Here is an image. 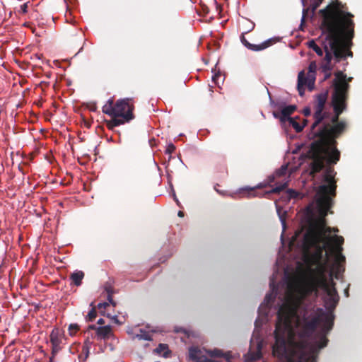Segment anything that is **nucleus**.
<instances>
[{
	"instance_id": "cd10ccee",
	"label": "nucleus",
	"mask_w": 362,
	"mask_h": 362,
	"mask_svg": "<svg viewBox=\"0 0 362 362\" xmlns=\"http://www.w3.org/2000/svg\"><path fill=\"white\" fill-rule=\"evenodd\" d=\"M337 254L335 257V264L337 267V269L339 270L341 264L345 262V257L341 255V252H337Z\"/></svg>"
},
{
	"instance_id": "39448f33",
	"label": "nucleus",
	"mask_w": 362,
	"mask_h": 362,
	"mask_svg": "<svg viewBox=\"0 0 362 362\" xmlns=\"http://www.w3.org/2000/svg\"><path fill=\"white\" fill-rule=\"evenodd\" d=\"M344 8L341 2L336 0L325 8L320 10L322 17L321 29L328 35L332 49L335 50L336 47L341 45V37L349 34V37H354V15Z\"/></svg>"
},
{
	"instance_id": "de8ad7c7",
	"label": "nucleus",
	"mask_w": 362,
	"mask_h": 362,
	"mask_svg": "<svg viewBox=\"0 0 362 362\" xmlns=\"http://www.w3.org/2000/svg\"><path fill=\"white\" fill-rule=\"evenodd\" d=\"M273 115H274V117L275 118H279L280 119V117H281V115H279V113L276 112H273Z\"/></svg>"
},
{
	"instance_id": "412c9836",
	"label": "nucleus",
	"mask_w": 362,
	"mask_h": 362,
	"mask_svg": "<svg viewBox=\"0 0 362 362\" xmlns=\"http://www.w3.org/2000/svg\"><path fill=\"white\" fill-rule=\"evenodd\" d=\"M154 352L164 358H169L171 356V351L167 344H159Z\"/></svg>"
},
{
	"instance_id": "4be33fe9",
	"label": "nucleus",
	"mask_w": 362,
	"mask_h": 362,
	"mask_svg": "<svg viewBox=\"0 0 362 362\" xmlns=\"http://www.w3.org/2000/svg\"><path fill=\"white\" fill-rule=\"evenodd\" d=\"M326 239H328L331 242H332V243L335 246V250H336L337 252H341V251H342L341 245H343L344 241V238L342 236L334 235L332 237H326L325 240Z\"/></svg>"
},
{
	"instance_id": "a18cd8bd",
	"label": "nucleus",
	"mask_w": 362,
	"mask_h": 362,
	"mask_svg": "<svg viewBox=\"0 0 362 362\" xmlns=\"http://www.w3.org/2000/svg\"><path fill=\"white\" fill-rule=\"evenodd\" d=\"M105 323V321L103 318H99L98 321L97 322V324L102 325Z\"/></svg>"
},
{
	"instance_id": "4c0bfd02",
	"label": "nucleus",
	"mask_w": 362,
	"mask_h": 362,
	"mask_svg": "<svg viewBox=\"0 0 362 362\" xmlns=\"http://www.w3.org/2000/svg\"><path fill=\"white\" fill-rule=\"evenodd\" d=\"M323 0H318V2H315L312 4V11L314 13L315 10L317 8V7L320 6V4L322 2Z\"/></svg>"
},
{
	"instance_id": "5701e85b",
	"label": "nucleus",
	"mask_w": 362,
	"mask_h": 362,
	"mask_svg": "<svg viewBox=\"0 0 362 362\" xmlns=\"http://www.w3.org/2000/svg\"><path fill=\"white\" fill-rule=\"evenodd\" d=\"M84 278V273L82 271H76L73 272L70 276V279L72 283L76 286H79L82 284V280Z\"/></svg>"
},
{
	"instance_id": "f3484780",
	"label": "nucleus",
	"mask_w": 362,
	"mask_h": 362,
	"mask_svg": "<svg viewBox=\"0 0 362 362\" xmlns=\"http://www.w3.org/2000/svg\"><path fill=\"white\" fill-rule=\"evenodd\" d=\"M50 342L52 344V355L55 356L56 354L60 351V344L62 342L59 337V330L54 329L50 334Z\"/></svg>"
},
{
	"instance_id": "5fc2aeb1",
	"label": "nucleus",
	"mask_w": 362,
	"mask_h": 362,
	"mask_svg": "<svg viewBox=\"0 0 362 362\" xmlns=\"http://www.w3.org/2000/svg\"><path fill=\"white\" fill-rule=\"evenodd\" d=\"M316 317H329L328 315H325L324 314L323 315H317ZM329 317H334V315H331Z\"/></svg>"
},
{
	"instance_id": "3c124183",
	"label": "nucleus",
	"mask_w": 362,
	"mask_h": 362,
	"mask_svg": "<svg viewBox=\"0 0 362 362\" xmlns=\"http://www.w3.org/2000/svg\"><path fill=\"white\" fill-rule=\"evenodd\" d=\"M177 216H180V217H183L184 216V212L182 211H179L178 213H177Z\"/></svg>"
},
{
	"instance_id": "9b49d317",
	"label": "nucleus",
	"mask_w": 362,
	"mask_h": 362,
	"mask_svg": "<svg viewBox=\"0 0 362 362\" xmlns=\"http://www.w3.org/2000/svg\"><path fill=\"white\" fill-rule=\"evenodd\" d=\"M316 70V62L315 61H313L310 63L308 66V72L307 76H305L304 71H301L299 72L298 76L297 89L300 96H303L304 95V86H307L310 90H312L313 89L315 81Z\"/></svg>"
},
{
	"instance_id": "bb28decb",
	"label": "nucleus",
	"mask_w": 362,
	"mask_h": 362,
	"mask_svg": "<svg viewBox=\"0 0 362 362\" xmlns=\"http://www.w3.org/2000/svg\"><path fill=\"white\" fill-rule=\"evenodd\" d=\"M288 185V182H286L284 183L280 184L279 185H276L275 187H274L271 191L267 192V194L270 193H279L281 191L284 190Z\"/></svg>"
},
{
	"instance_id": "4468645a",
	"label": "nucleus",
	"mask_w": 362,
	"mask_h": 362,
	"mask_svg": "<svg viewBox=\"0 0 362 362\" xmlns=\"http://www.w3.org/2000/svg\"><path fill=\"white\" fill-rule=\"evenodd\" d=\"M327 241L319 242L317 245H310L308 242L304 240V245L307 248L314 247L315 252L310 256V262L313 263H319L323 261V253L326 249Z\"/></svg>"
},
{
	"instance_id": "a878e982",
	"label": "nucleus",
	"mask_w": 362,
	"mask_h": 362,
	"mask_svg": "<svg viewBox=\"0 0 362 362\" xmlns=\"http://www.w3.org/2000/svg\"><path fill=\"white\" fill-rule=\"evenodd\" d=\"M289 122V124L293 127V128L295 129V131L297 133L301 132L304 128L305 124L303 125H300L296 119L295 118H288V120Z\"/></svg>"
},
{
	"instance_id": "2f4dec72",
	"label": "nucleus",
	"mask_w": 362,
	"mask_h": 362,
	"mask_svg": "<svg viewBox=\"0 0 362 362\" xmlns=\"http://www.w3.org/2000/svg\"><path fill=\"white\" fill-rule=\"evenodd\" d=\"M79 329V326L77 324H71L69 327V332L70 335H74Z\"/></svg>"
},
{
	"instance_id": "72a5a7b5",
	"label": "nucleus",
	"mask_w": 362,
	"mask_h": 362,
	"mask_svg": "<svg viewBox=\"0 0 362 362\" xmlns=\"http://www.w3.org/2000/svg\"><path fill=\"white\" fill-rule=\"evenodd\" d=\"M175 146L173 144H170L168 145V146L166 148L165 153L171 155L175 151Z\"/></svg>"
},
{
	"instance_id": "37998d69",
	"label": "nucleus",
	"mask_w": 362,
	"mask_h": 362,
	"mask_svg": "<svg viewBox=\"0 0 362 362\" xmlns=\"http://www.w3.org/2000/svg\"><path fill=\"white\" fill-rule=\"evenodd\" d=\"M220 76H220L219 74H215V75L213 76L212 79H213V81H214L216 83H218L217 80H218V78Z\"/></svg>"
},
{
	"instance_id": "13d9d810",
	"label": "nucleus",
	"mask_w": 362,
	"mask_h": 362,
	"mask_svg": "<svg viewBox=\"0 0 362 362\" xmlns=\"http://www.w3.org/2000/svg\"><path fill=\"white\" fill-rule=\"evenodd\" d=\"M106 317H117V316H116V315H113V316H112L110 314H107V315H106Z\"/></svg>"
},
{
	"instance_id": "f257e3e1",
	"label": "nucleus",
	"mask_w": 362,
	"mask_h": 362,
	"mask_svg": "<svg viewBox=\"0 0 362 362\" xmlns=\"http://www.w3.org/2000/svg\"><path fill=\"white\" fill-rule=\"evenodd\" d=\"M277 318L274 354L287 362H315V352L327 345L334 318Z\"/></svg>"
},
{
	"instance_id": "09e8293b",
	"label": "nucleus",
	"mask_w": 362,
	"mask_h": 362,
	"mask_svg": "<svg viewBox=\"0 0 362 362\" xmlns=\"http://www.w3.org/2000/svg\"><path fill=\"white\" fill-rule=\"evenodd\" d=\"M83 351H85V353L86 354V357H88V354H89V350H88V347H83Z\"/></svg>"
},
{
	"instance_id": "a19ab883",
	"label": "nucleus",
	"mask_w": 362,
	"mask_h": 362,
	"mask_svg": "<svg viewBox=\"0 0 362 362\" xmlns=\"http://www.w3.org/2000/svg\"><path fill=\"white\" fill-rule=\"evenodd\" d=\"M310 109L309 107H305L304 108L303 111V113L304 114L305 116L308 117L310 115Z\"/></svg>"
},
{
	"instance_id": "1a4fd4ad",
	"label": "nucleus",
	"mask_w": 362,
	"mask_h": 362,
	"mask_svg": "<svg viewBox=\"0 0 362 362\" xmlns=\"http://www.w3.org/2000/svg\"><path fill=\"white\" fill-rule=\"evenodd\" d=\"M334 285L335 284L332 280H331L330 282L325 281V286H321V284L317 285L316 291H313L310 295H314L315 297H317L318 296L319 289L322 290L325 295L324 297L325 306L329 311H332L336 307L339 300Z\"/></svg>"
},
{
	"instance_id": "b1692460",
	"label": "nucleus",
	"mask_w": 362,
	"mask_h": 362,
	"mask_svg": "<svg viewBox=\"0 0 362 362\" xmlns=\"http://www.w3.org/2000/svg\"><path fill=\"white\" fill-rule=\"evenodd\" d=\"M207 353L211 357H223L226 362H230V354L228 353L223 354V351L220 349H215L214 350L207 351Z\"/></svg>"
},
{
	"instance_id": "603ef678",
	"label": "nucleus",
	"mask_w": 362,
	"mask_h": 362,
	"mask_svg": "<svg viewBox=\"0 0 362 362\" xmlns=\"http://www.w3.org/2000/svg\"><path fill=\"white\" fill-rule=\"evenodd\" d=\"M85 125L89 128L91 126V123L90 122L85 121Z\"/></svg>"
},
{
	"instance_id": "f704fd0d",
	"label": "nucleus",
	"mask_w": 362,
	"mask_h": 362,
	"mask_svg": "<svg viewBox=\"0 0 362 362\" xmlns=\"http://www.w3.org/2000/svg\"><path fill=\"white\" fill-rule=\"evenodd\" d=\"M97 311L95 307H93L88 312L86 317H96L97 316Z\"/></svg>"
},
{
	"instance_id": "0eeeda50",
	"label": "nucleus",
	"mask_w": 362,
	"mask_h": 362,
	"mask_svg": "<svg viewBox=\"0 0 362 362\" xmlns=\"http://www.w3.org/2000/svg\"><path fill=\"white\" fill-rule=\"evenodd\" d=\"M263 339L260 336L252 334L250 340L249 351L245 355V362H256L262 358V349ZM206 351L197 346H192L189 349V358L192 362H218L206 357Z\"/></svg>"
},
{
	"instance_id": "c756f323",
	"label": "nucleus",
	"mask_w": 362,
	"mask_h": 362,
	"mask_svg": "<svg viewBox=\"0 0 362 362\" xmlns=\"http://www.w3.org/2000/svg\"><path fill=\"white\" fill-rule=\"evenodd\" d=\"M343 38H344V44H345V51H344L345 57L344 58H345L346 56L352 57L353 53L351 50L349 49V48H347L346 41L351 40L353 37H349V34H347V35H344V37H343Z\"/></svg>"
},
{
	"instance_id": "e433bc0d",
	"label": "nucleus",
	"mask_w": 362,
	"mask_h": 362,
	"mask_svg": "<svg viewBox=\"0 0 362 362\" xmlns=\"http://www.w3.org/2000/svg\"><path fill=\"white\" fill-rule=\"evenodd\" d=\"M175 332H184L185 334H187L188 337L189 336V331L186 330L185 329L182 328V327H175Z\"/></svg>"
},
{
	"instance_id": "a211bd4d",
	"label": "nucleus",
	"mask_w": 362,
	"mask_h": 362,
	"mask_svg": "<svg viewBox=\"0 0 362 362\" xmlns=\"http://www.w3.org/2000/svg\"><path fill=\"white\" fill-rule=\"evenodd\" d=\"M266 186L264 184H259L256 187H242L238 191V194L240 197H247V198H251L257 197L258 195L256 193L257 189L263 188Z\"/></svg>"
},
{
	"instance_id": "49530a36",
	"label": "nucleus",
	"mask_w": 362,
	"mask_h": 362,
	"mask_svg": "<svg viewBox=\"0 0 362 362\" xmlns=\"http://www.w3.org/2000/svg\"><path fill=\"white\" fill-rule=\"evenodd\" d=\"M263 319H264V318H257V320H255V326H257V325H258L259 323L262 322V320H263Z\"/></svg>"
},
{
	"instance_id": "6e6552de",
	"label": "nucleus",
	"mask_w": 362,
	"mask_h": 362,
	"mask_svg": "<svg viewBox=\"0 0 362 362\" xmlns=\"http://www.w3.org/2000/svg\"><path fill=\"white\" fill-rule=\"evenodd\" d=\"M326 40L327 42H323V49L325 52V56L324 57L323 62L320 66L322 72H328L332 70L333 65L332 64L331 62L333 56L334 57L337 62H339L345 57V44L342 37H341V45H340V46L339 45L336 47V50L332 49L331 45V40L328 37L327 34L326 36Z\"/></svg>"
},
{
	"instance_id": "ea45409f",
	"label": "nucleus",
	"mask_w": 362,
	"mask_h": 362,
	"mask_svg": "<svg viewBox=\"0 0 362 362\" xmlns=\"http://www.w3.org/2000/svg\"><path fill=\"white\" fill-rule=\"evenodd\" d=\"M307 13H308V9H303L300 26H302L303 23L305 22V18Z\"/></svg>"
},
{
	"instance_id": "6e6d98bb",
	"label": "nucleus",
	"mask_w": 362,
	"mask_h": 362,
	"mask_svg": "<svg viewBox=\"0 0 362 362\" xmlns=\"http://www.w3.org/2000/svg\"><path fill=\"white\" fill-rule=\"evenodd\" d=\"M203 10L206 13H209V8L206 6L203 8Z\"/></svg>"
},
{
	"instance_id": "20e7f679",
	"label": "nucleus",
	"mask_w": 362,
	"mask_h": 362,
	"mask_svg": "<svg viewBox=\"0 0 362 362\" xmlns=\"http://www.w3.org/2000/svg\"><path fill=\"white\" fill-rule=\"evenodd\" d=\"M325 255L326 259L324 261L313 264L316 267L310 269L307 276L300 281L288 284L285 300L279 305L276 317H300L297 311L303 300L316 291L317 285L325 286V281H327L325 274L328 262L327 253Z\"/></svg>"
},
{
	"instance_id": "79ce46f5",
	"label": "nucleus",
	"mask_w": 362,
	"mask_h": 362,
	"mask_svg": "<svg viewBox=\"0 0 362 362\" xmlns=\"http://www.w3.org/2000/svg\"><path fill=\"white\" fill-rule=\"evenodd\" d=\"M325 74V78L324 80H327V78H329L331 76V72L330 71H328V72H323Z\"/></svg>"
},
{
	"instance_id": "4d7b16f0",
	"label": "nucleus",
	"mask_w": 362,
	"mask_h": 362,
	"mask_svg": "<svg viewBox=\"0 0 362 362\" xmlns=\"http://www.w3.org/2000/svg\"><path fill=\"white\" fill-rule=\"evenodd\" d=\"M54 358V356H53V355H52V356L49 358V361L53 362Z\"/></svg>"
},
{
	"instance_id": "aec40b11",
	"label": "nucleus",
	"mask_w": 362,
	"mask_h": 362,
	"mask_svg": "<svg viewBox=\"0 0 362 362\" xmlns=\"http://www.w3.org/2000/svg\"><path fill=\"white\" fill-rule=\"evenodd\" d=\"M296 110V105H290L284 107L281 111V117L280 120L282 122H284L288 120V118H291L290 117Z\"/></svg>"
},
{
	"instance_id": "f03ea898",
	"label": "nucleus",
	"mask_w": 362,
	"mask_h": 362,
	"mask_svg": "<svg viewBox=\"0 0 362 362\" xmlns=\"http://www.w3.org/2000/svg\"><path fill=\"white\" fill-rule=\"evenodd\" d=\"M341 90L337 89L335 95H332L331 104L334 110L329 122H322V127L313 133V137L317 138L312 142L308 152L312 159L310 175L315 176L327 166H332L340 159V151L337 149L338 139L346 129L347 124L339 120V116L346 109L347 100L342 99Z\"/></svg>"
},
{
	"instance_id": "423d86ee",
	"label": "nucleus",
	"mask_w": 362,
	"mask_h": 362,
	"mask_svg": "<svg viewBox=\"0 0 362 362\" xmlns=\"http://www.w3.org/2000/svg\"><path fill=\"white\" fill-rule=\"evenodd\" d=\"M133 98H126L114 103L113 99H109L103 106L102 111L112 117L106 121L107 127L113 129L114 127L129 122L134 118Z\"/></svg>"
},
{
	"instance_id": "8fccbe9b",
	"label": "nucleus",
	"mask_w": 362,
	"mask_h": 362,
	"mask_svg": "<svg viewBox=\"0 0 362 362\" xmlns=\"http://www.w3.org/2000/svg\"><path fill=\"white\" fill-rule=\"evenodd\" d=\"M112 319L114 320L115 323H117V324L123 323V322L119 320V318L115 317V318H112Z\"/></svg>"
},
{
	"instance_id": "f8f14e48",
	"label": "nucleus",
	"mask_w": 362,
	"mask_h": 362,
	"mask_svg": "<svg viewBox=\"0 0 362 362\" xmlns=\"http://www.w3.org/2000/svg\"><path fill=\"white\" fill-rule=\"evenodd\" d=\"M335 78L333 80L332 86L334 88L332 95L336 94L337 89L341 90L342 99L347 100L349 98V92L350 89L349 83L352 81V77H347L346 74L341 71L334 73Z\"/></svg>"
},
{
	"instance_id": "58836bf2",
	"label": "nucleus",
	"mask_w": 362,
	"mask_h": 362,
	"mask_svg": "<svg viewBox=\"0 0 362 362\" xmlns=\"http://www.w3.org/2000/svg\"><path fill=\"white\" fill-rule=\"evenodd\" d=\"M21 11L23 13H26L28 12V4L25 3L21 6Z\"/></svg>"
},
{
	"instance_id": "bf43d9fd",
	"label": "nucleus",
	"mask_w": 362,
	"mask_h": 362,
	"mask_svg": "<svg viewBox=\"0 0 362 362\" xmlns=\"http://www.w3.org/2000/svg\"><path fill=\"white\" fill-rule=\"evenodd\" d=\"M90 321H93L95 318L90 317L88 318Z\"/></svg>"
},
{
	"instance_id": "6ab92c4d",
	"label": "nucleus",
	"mask_w": 362,
	"mask_h": 362,
	"mask_svg": "<svg viewBox=\"0 0 362 362\" xmlns=\"http://www.w3.org/2000/svg\"><path fill=\"white\" fill-rule=\"evenodd\" d=\"M138 332H134L132 329L128 330L127 333L131 335V338L132 340H145V341H151L152 340V335L149 333V332H147L142 329H139Z\"/></svg>"
},
{
	"instance_id": "c03bdc74",
	"label": "nucleus",
	"mask_w": 362,
	"mask_h": 362,
	"mask_svg": "<svg viewBox=\"0 0 362 362\" xmlns=\"http://www.w3.org/2000/svg\"><path fill=\"white\" fill-rule=\"evenodd\" d=\"M90 110L92 111V112H95L97 110V106L95 104H93V105H91L90 107H89Z\"/></svg>"
},
{
	"instance_id": "864d4df0",
	"label": "nucleus",
	"mask_w": 362,
	"mask_h": 362,
	"mask_svg": "<svg viewBox=\"0 0 362 362\" xmlns=\"http://www.w3.org/2000/svg\"><path fill=\"white\" fill-rule=\"evenodd\" d=\"M338 231H339L338 228H332L331 233L332 232L337 233Z\"/></svg>"
},
{
	"instance_id": "dca6fc26",
	"label": "nucleus",
	"mask_w": 362,
	"mask_h": 362,
	"mask_svg": "<svg viewBox=\"0 0 362 362\" xmlns=\"http://www.w3.org/2000/svg\"><path fill=\"white\" fill-rule=\"evenodd\" d=\"M90 329L96 331V334L98 339H107L112 334V328L110 325L96 327L95 325H89Z\"/></svg>"
},
{
	"instance_id": "7c9ffc66",
	"label": "nucleus",
	"mask_w": 362,
	"mask_h": 362,
	"mask_svg": "<svg viewBox=\"0 0 362 362\" xmlns=\"http://www.w3.org/2000/svg\"><path fill=\"white\" fill-rule=\"evenodd\" d=\"M287 165H282L279 169H278L275 175L276 177H280L282 176H284L286 174L287 172Z\"/></svg>"
},
{
	"instance_id": "ddd939ff",
	"label": "nucleus",
	"mask_w": 362,
	"mask_h": 362,
	"mask_svg": "<svg viewBox=\"0 0 362 362\" xmlns=\"http://www.w3.org/2000/svg\"><path fill=\"white\" fill-rule=\"evenodd\" d=\"M270 287L272 288V291L267 293L264 298V302L261 303L259 307V316L258 317H268L269 313V310L272 303H274L276 293L274 292L276 289L274 283L270 284Z\"/></svg>"
},
{
	"instance_id": "9d476101",
	"label": "nucleus",
	"mask_w": 362,
	"mask_h": 362,
	"mask_svg": "<svg viewBox=\"0 0 362 362\" xmlns=\"http://www.w3.org/2000/svg\"><path fill=\"white\" fill-rule=\"evenodd\" d=\"M329 92L327 90L323 91L315 96L314 102V114L313 117L315 122L311 126L312 130H314L323 120L329 116V112L324 111L325 105L328 98Z\"/></svg>"
},
{
	"instance_id": "473e14b6",
	"label": "nucleus",
	"mask_w": 362,
	"mask_h": 362,
	"mask_svg": "<svg viewBox=\"0 0 362 362\" xmlns=\"http://www.w3.org/2000/svg\"><path fill=\"white\" fill-rule=\"evenodd\" d=\"M286 212L284 211L283 213V214H279V218H280V220H281V224H282V226H283V230L284 231L286 230Z\"/></svg>"
},
{
	"instance_id": "2eb2a0df",
	"label": "nucleus",
	"mask_w": 362,
	"mask_h": 362,
	"mask_svg": "<svg viewBox=\"0 0 362 362\" xmlns=\"http://www.w3.org/2000/svg\"><path fill=\"white\" fill-rule=\"evenodd\" d=\"M240 40L242 42V43L246 47H247L249 49H251L252 51H260V50H263L267 47H269V46H271L272 45H273V43L275 42L274 39H269L266 41H264V42L259 44V45H253V44H251L246 39V37H245L244 34H242L241 36H240Z\"/></svg>"
},
{
	"instance_id": "7ed1b4c3",
	"label": "nucleus",
	"mask_w": 362,
	"mask_h": 362,
	"mask_svg": "<svg viewBox=\"0 0 362 362\" xmlns=\"http://www.w3.org/2000/svg\"><path fill=\"white\" fill-rule=\"evenodd\" d=\"M333 166H327L322 174L323 184L316 191V204L319 216L312 218L309 228L304 235L303 240L310 245H317L324 242L327 233H330L332 228L327 226L326 216L334 204V199L337 195V180Z\"/></svg>"
},
{
	"instance_id": "393cba45",
	"label": "nucleus",
	"mask_w": 362,
	"mask_h": 362,
	"mask_svg": "<svg viewBox=\"0 0 362 362\" xmlns=\"http://www.w3.org/2000/svg\"><path fill=\"white\" fill-rule=\"evenodd\" d=\"M307 45L308 47L315 51L318 56H322L323 49L319 47L313 40L308 41Z\"/></svg>"
},
{
	"instance_id": "c85d7f7f",
	"label": "nucleus",
	"mask_w": 362,
	"mask_h": 362,
	"mask_svg": "<svg viewBox=\"0 0 362 362\" xmlns=\"http://www.w3.org/2000/svg\"><path fill=\"white\" fill-rule=\"evenodd\" d=\"M97 307H98V313L102 316H105V310L107 307H110V304L106 302L100 303H98Z\"/></svg>"
},
{
	"instance_id": "c9c22d12",
	"label": "nucleus",
	"mask_w": 362,
	"mask_h": 362,
	"mask_svg": "<svg viewBox=\"0 0 362 362\" xmlns=\"http://www.w3.org/2000/svg\"><path fill=\"white\" fill-rule=\"evenodd\" d=\"M306 211H307V214L308 216H314V211H313V208L312 204H310L306 207Z\"/></svg>"
}]
</instances>
